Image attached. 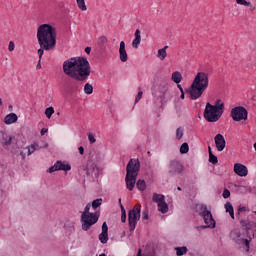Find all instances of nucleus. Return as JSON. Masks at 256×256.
I'll return each instance as SVG.
<instances>
[{
  "label": "nucleus",
  "mask_w": 256,
  "mask_h": 256,
  "mask_svg": "<svg viewBox=\"0 0 256 256\" xmlns=\"http://www.w3.org/2000/svg\"><path fill=\"white\" fill-rule=\"evenodd\" d=\"M65 227H66V233L68 235L75 233V223L71 222L69 227H67V226H65Z\"/></svg>",
  "instance_id": "obj_42"
},
{
  "label": "nucleus",
  "mask_w": 256,
  "mask_h": 256,
  "mask_svg": "<svg viewBox=\"0 0 256 256\" xmlns=\"http://www.w3.org/2000/svg\"><path fill=\"white\" fill-rule=\"evenodd\" d=\"M175 251L177 256H183V255H187V251L189 250L187 249L186 246H182V247H176Z\"/></svg>",
  "instance_id": "obj_30"
},
{
  "label": "nucleus",
  "mask_w": 256,
  "mask_h": 256,
  "mask_svg": "<svg viewBox=\"0 0 256 256\" xmlns=\"http://www.w3.org/2000/svg\"><path fill=\"white\" fill-rule=\"evenodd\" d=\"M249 221H247V220H241L240 221V225H242L243 227H245V229H246V233H247V227H249Z\"/></svg>",
  "instance_id": "obj_49"
},
{
  "label": "nucleus",
  "mask_w": 256,
  "mask_h": 256,
  "mask_svg": "<svg viewBox=\"0 0 256 256\" xmlns=\"http://www.w3.org/2000/svg\"><path fill=\"white\" fill-rule=\"evenodd\" d=\"M76 74V81H86L91 75V66L89 65H79Z\"/></svg>",
  "instance_id": "obj_9"
},
{
  "label": "nucleus",
  "mask_w": 256,
  "mask_h": 256,
  "mask_svg": "<svg viewBox=\"0 0 256 256\" xmlns=\"http://www.w3.org/2000/svg\"><path fill=\"white\" fill-rule=\"evenodd\" d=\"M183 135H184V130L182 127L177 128L176 130V138L178 139V141H181V139H183Z\"/></svg>",
  "instance_id": "obj_41"
},
{
  "label": "nucleus",
  "mask_w": 256,
  "mask_h": 256,
  "mask_svg": "<svg viewBox=\"0 0 256 256\" xmlns=\"http://www.w3.org/2000/svg\"><path fill=\"white\" fill-rule=\"evenodd\" d=\"M139 171H141V162L139 161V159H135V158L130 159L126 166V178H125L126 187L129 191H133V189H135Z\"/></svg>",
  "instance_id": "obj_3"
},
{
  "label": "nucleus",
  "mask_w": 256,
  "mask_h": 256,
  "mask_svg": "<svg viewBox=\"0 0 256 256\" xmlns=\"http://www.w3.org/2000/svg\"><path fill=\"white\" fill-rule=\"evenodd\" d=\"M246 236H247V238H246V239L243 238L242 243H244L245 247H247L246 251H249V244H250L251 241H253V239L255 238V234H253V235L251 236V234H249V232H247Z\"/></svg>",
  "instance_id": "obj_24"
},
{
  "label": "nucleus",
  "mask_w": 256,
  "mask_h": 256,
  "mask_svg": "<svg viewBox=\"0 0 256 256\" xmlns=\"http://www.w3.org/2000/svg\"><path fill=\"white\" fill-rule=\"evenodd\" d=\"M207 87H209V75L205 72H198L189 88L190 99L193 101L199 99Z\"/></svg>",
  "instance_id": "obj_2"
},
{
  "label": "nucleus",
  "mask_w": 256,
  "mask_h": 256,
  "mask_svg": "<svg viewBox=\"0 0 256 256\" xmlns=\"http://www.w3.org/2000/svg\"><path fill=\"white\" fill-rule=\"evenodd\" d=\"M177 190H178V191H182V188L178 186V187H177Z\"/></svg>",
  "instance_id": "obj_63"
},
{
  "label": "nucleus",
  "mask_w": 256,
  "mask_h": 256,
  "mask_svg": "<svg viewBox=\"0 0 256 256\" xmlns=\"http://www.w3.org/2000/svg\"><path fill=\"white\" fill-rule=\"evenodd\" d=\"M39 149H41L39 144H32V145H30L28 147V155H33V153H35V151H39Z\"/></svg>",
  "instance_id": "obj_34"
},
{
  "label": "nucleus",
  "mask_w": 256,
  "mask_h": 256,
  "mask_svg": "<svg viewBox=\"0 0 256 256\" xmlns=\"http://www.w3.org/2000/svg\"><path fill=\"white\" fill-rule=\"evenodd\" d=\"M135 38L134 40L132 41V47L134 49H138L139 48V45H141V30L137 29L135 31Z\"/></svg>",
  "instance_id": "obj_21"
},
{
  "label": "nucleus",
  "mask_w": 256,
  "mask_h": 256,
  "mask_svg": "<svg viewBox=\"0 0 256 256\" xmlns=\"http://www.w3.org/2000/svg\"><path fill=\"white\" fill-rule=\"evenodd\" d=\"M169 89V86L167 84L164 85V91H167Z\"/></svg>",
  "instance_id": "obj_59"
},
{
  "label": "nucleus",
  "mask_w": 256,
  "mask_h": 256,
  "mask_svg": "<svg viewBox=\"0 0 256 256\" xmlns=\"http://www.w3.org/2000/svg\"><path fill=\"white\" fill-rule=\"evenodd\" d=\"M84 93L86 95H91L93 93V85L89 84V83H86L84 85Z\"/></svg>",
  "instance_id": "obj_36"
},
{
  "label": "nucleus",
  "mask_w": 256,
  "mask_h": 256,
  "mask_svg": "<svg viewBox=\"0 0 256 256\" xmlns=\"http://www.w3.org/2000/svg\"><path fill=\"white\" fill-rule=\"evenodd\" d=\"M44 51H45V48H40V49L38 50V55H39V57H43Z\"/></svg>",
  "instance_id": "obj_52"
},
{
  "label": "nucleus",
  "mask_w": 256,
  "mask_h": 256,
  "mask_svg": "<svg viewBox=\"0 0 256 256\" xmlns=\"http://www.w3.org/2000/svg\"><path fill=\"white\" fill-rule=\"evenodd\" d=\"M242 235L243 234L241 233V229L236 228L230 232V239L235 241L237 245H241V243H243Z\"/></svg>",
  "instance_id": "obj_17"
},
{
  "label": "nucleus",
  "mask_w": 256,
  "mask_h": 256,
  "mask_svg": "<svg viewBox=\"0 0 256 256\" xmlns=\"http://www.w3.org/2000/svg\"><path fill=\"white\" fill-rule=\"evenodd\" d=\"M17 119H19V117H17V114L10 113L4 118V123L6 125H13V123H17Z\"/></svg>",
  "instance_id": "obj_20"
},
{
  "label": "nucleus",
  "mask_w": 256,
  "mask_h": 256,
  "mask_svg": "<svg viewBox=\"0 0 256 256\" xmlns=\"http://www.w3.org/2000/svg\"><path fill=\"white\" fill-rule=\"evenodd\" d=\"M147 219H149V211L144 210L142 212V221H147Z\"/></svg>",
  "instance_id": "obj_46"
},
{
  "label": "nucleus",
  "mask_w": 256,
  "mask_h": 256,
  "mask_svg": "<svg viewBox=\"0 0 256 256\" xmlns=\"http://www.w3.org/2000/svg\"><path fill=\"white\" fill-rule=\"evenodd\" d=\"M208 153H209V156H211V153H213V151L211 150V146L208 147Z\"/></svg>",
  "instance_id": "obj_58"
},
{
  "label": "nucleus",
  "mask_w": 256,
  "mask_h": 256,
  "mask_svg": "<svg viewBox=\"0 0 256 256\" xmlns=\"http://www.w3.org/2000/svg\"><path fill=\"white\" fill-rule=\"evenodd\" d=\"M243 211H247V207H245V206H240L239 208H238V215H240L241 213H243Z\"/></svg>",
  "instance_id": "obj_51"
},
{
  "label": "nucleus",
  "mask_w": 256,
  "mask_h": 256,
  "mask_svg": "<svg viewBox=\"0 0 256 256\" xmlns=\"http://www.w3.org/2000/svg\"><path fill=\"white\" fill-rule=\"evenodd\" d=\"M37 39L41 49L51 51L57 45V29L50 24H41L37 29Z\"/></svg>",
  "instance_id": "obj_1"
},
{
  "label": "nucleus",
  "mask_w": 256,
  "mask_h": 256,
  "mask_svg": "<svg viewBox=\"0 0 256 256\" xmlns=\"http://www.w3.org/2000/svg\"><path fill=\"white\" fill-rule=\"evenodd\" d=\"M119 55H120V61L122 63H127L129 56L127 55V50L125 49V41L120 42Z\"/></svg>",
  "instance_id": "obj_18"
},
{
  "label": "nucleus",
  "mask_w": 256,
  "mask_h": 256,
  "mask_svg": "<svg viewBox=\"0 0 256 256\" xmlns=\"http://www.w3.org/2000/svg\"><path fill=\"white\" fill-rule=\"evenodd\" d=\"M41 67H42L41 65H37L36 66V71H39V69H41Z\"/></svg>",
  "instance_id": "obj_60"
},
{
  "label": "nucleus",
  "mask_w": 256,
  "mask_h": 256,
  "mask_svg": "<svg viewBox=\"0 0 256 256\" xmlns=\"http://www.w3.org/2000/svg\"><path fill=\"white\" fill-rule=\"evenodd\" d=\"M213 107H215V109H218V111H220L221 113L225 111V103H223L221 99L216 100L215 105H213Z\"/></svg>",
  "instance_id": "obj_28"
},
{
  "label": "nucleus",
  "mask_w": 256,
  "mask_h": 256,
  "mask_svg": "<svg viewBox=\"0 0 256 256\" xmlns=\"http://www.w3.org/2000/svg\"><path fill=\"white\" fill-rule=\"evenodd\" d=\"M178 88H179L180 92H183V87H181V85L178 84Z\"/></svg>",
  "instance_id": "obj_61"
},
{
  "label": "nucleus",
  "mask_w": 256,
  "mask_h": 256,
  "mask_svg": "<svg viewBox=\"0 0 256 256\" xmlns=\"http://www.w3.org/2000/svg\"><path fill=\"white\" fill-rule=\"evenodd\" d=\"M136 187L139 191H145L147 189V183H145V180L140 179L136 182Z\"/></svg>",
  "instance_id": "obj_32"
},
{
  "label": "nucleus",
  "mask_w": 256,
  "mask_h": 256,
  "mask_svg": "<svg viewBox=\"0 0 256 256\" xmlns=\"http://www.w3.org/2000/svg\"><path fill=\"white\" fill-rule=\"evenodd\" d=\"M1 133H2L1 144L4 147V149H9V147H11V144L13 143V141H15V137H13L5 132H1Z\"/></svg>",
  "instance_id": "obj_16"
},
{
  "label": "nucleus",
  "mask_w": 256,
  "mask_h": 256,
  "mask_svg": "<svg viewBox=\"0 0 256 256\" xmlns=\"http://www.w3.org/2000/svg\"><path fill=\"white\" fill-rule=\"evenodd\" d=\"M78 65H63V72L71 79H77Z\"/></svg>",
  "instance_id": "obj_13"
},
{
  "label": "nucleus",
  "mask_w": 256,
  "mask_h": 256,
  "mask_svg": "<svg viewBox=\"0 0 256 256\" xmlns=\"http://www.w3.org/2000/svg\"><path fill=\"white\" fill-rule=\"evenodd\" d=\"M53 113H55V108H53V106L46 108L45 115L48 119H51V117L53 116Z\"/></svg>",
  "instance_id": "obj_38"
},
{
  "label": "nucleus",
  "mask_w": 256,
  "mask_h": 256,
  "mask_svg": "<svg viewBox=\"0 0 256 256\" xmlns=\"http://www.w3.org/2000/svg\"><path fill=\"white\" fill-rule=\"evenodd\" d=\"M141 219V206H134L128 212L129 231H133L137 227V222Z\"/></svg>",
  "instance_id": "obj_7"
},
{
  "label": "nucleus",
  "mask_w": 256,
  "mask_h": 256,
  "mask_svg": "<svg viewBox=\"0 0 256 256\" xmlns=\"http://www.w3.org/2000/svg\"><path fill=\"white\" fill-rule=\"evenodd\" d=\"M63 65H89L86 57H72L64 61Z\"/></svg>",
  "instance_id": "obj_12"
},
{
  "label": "nucleus",
  "mask_w": 256,
  "mask_h": 256,
  "mask_svg": "<svg viewBox=\"0 0 256 256\" xmlns=\"http://www.w3.org/2000/svg\"><path fill=\"white\" fill-rule=\"evenodd\" d=\"M230 115L233 121H246L248 112L247 109H245V107L237 106L231 110Z\"/></svg>",
  "instance_id": "obj_8"
},
{
  "label": "nucleus",
  "mask_w": 256,
  "mask_h": 256,
  "mask_svg": "<svg viewBox=\"0 0 256 256\" xmlns=\"http://www.w3.org/2000/svg\"><path fill=\"white\" fill-rule=\"evenodd\" d=\"M142 97H143V91H139L135 98V103H139V101H141Z\"/></svg>",
  "instance_id": "obj_48"
},
{
  "label": "nucleus",
  "mask_w": 256,
  "mask_h": 256,
  "mask_svg": "<svg viewBox=\"0 0 256 256\" xmlns=\"http://www.w3.org/2000/svg\"><path fill=\"white\" fill-rule=\"evenodd\" d=\"M199 215L204 219L206 225L197 226V231H203L204 229H215V219H213V214L207 209V205L201 204L199 207Z\"/></svg>",
  "instance_id": "obj_5"
},
{
  "label": "nucleus",
  "mask_w": 256,
  "mask_h": 256,
  "mask_svg": "<svg viewBox=\"0 0 256 256\" xmlns=\"http://www.w3.org/2000/svg\"><path fill=\"white\" fill-rule=\"evenodd\" d=\"M8 50L9 51H15V42L14 41L9 42Z\"/></svg>",
  "instance_id": "obj_50"
},
{
  "label": "nucleus",
  "mask_w": 256,
  "mask_h": 256,
  "mask_svg": "<svg viewBox=\"0 0 256 256\" xmlns=\"http://www.w3.org/2000/svg\"><path fill=\"white\" fill-rule=\"evenodd\" d=\"M169 46H165L164 48H161L158 50V57L159 59H161V61H163V59H165V57H167V49Z\"/></svg>",
  "instance_id": "obj_31"
},
{
  "label": "nucleus",
  "mask_w": 256,
  "mask_h": 256,
  "mask_svg": "<svg viewBox=\"0 0 256 256\" xmlns=\"http://www.w3.org/2000/svg\"><path fill=\"white\" fill-rule=\"evenodd\" d=\"M85 53H87V55H89L91 53V47H86Z\"/></svg>",
  "instance_id": "obj_56"
},
{
  "label": "nucleus",
  "mask_w": 256,
  "mask_h": 256,
  "mask_svg": "<svg viewBox=\"0 0 256 256\" xmlns=\"http://www.w3.org/2000/svg\"><path fill=\"white\" fill-rule=\"evenodd\" d=\"M91 203H88L81 215L82 230L89 231L97 221H99V212L91 213Z\"/></svg>",
  "instance_id": "obj_4"
},
{
  "label": "nucleus",
  "mask_w": 256,
  "mask_h": 256,
  "mask_svg": "<svg viewBox=\"0 0 256 256\" xmlns=\"http://www.w3.org/2000/svg\"><path fill=\"white\" fill-rule=\"evenodd\" d=\"M152 201L154 203H157V205H159V203L165 202V195L154 193L152 197Z\"/></svg>",
  "instance_id": "obj_23"
},
{
  "label": "nucleus",
  "mask_w": 256,
  "mask_h": 256,
  "mask_svg": "<svg viewBox=\"0 0 256 256\" xmlns=\"http://www.w3.org/2000/svg\"><path fill=\"white\" fill-rule=\"evenodd\" d=\"M119 203H120V209H121V221L122 223H125V221H127V212L125 211V207L123 206V204H121V199H119Z\"/></svg>",
  "instance_id": "obj_33"
},
{
  "label": "nucleus",
  "mask_w": 256,
  "mask_h": 256,
  "mask_svg": "<svg viewBox=\"0 0 256 256\" xmlns=\"http://www.w3.org/2000/svg\"><path fill=\"white\" fill-rule=\"evenodd\" d=\"M47 131H49V129H47V128H42V130H41V135H45V133H47Z\"/></svg>",
  "instance_id": "obj_55"
},
{
  "label": "nucleus",
  "mask_w": 256,
  "mask_h": 256,
  "mask_svg": "<svg viewBox=\"0 0 256 256\" xmlns=\"http://www.w3.org/2000/svg\"><path fill=\"white\" fill-rule=\"evenodd\" d=\"M158 210L160 211V213H167L169 211V205L167 204V202H160L158 204Z\"/></svg>",
  "instance_id": "obj_27"
},
{
  "label": "nucleus",
  "mask_w": 256,
  "mask_h": 256,
  "mask_svg": "<svg viewBox=\"0 0 256 256\" xmlns=\"http://www.w3.org/2000/svg\"><path fill=\"white\" fill-rule=\"evenodd\" d=\"M99 256H107L105 253L100 254Z\"/></svg>",
  "instance_id": "obj_64"
},
{
  "label": "nucleus",
  "mask_w": 256,
  "mask_h": 256,
  "mask_svg": "<svg viewBox=\"0 0 256 256\" xmlns=\"http://www.w3.org/2000/svg\"><path fill=\"white\" fill-rule=\"evenodd\" d=\"M184 169H185V167L183 166V164H181V162H179L177 160L170 161L169 174L172 177H175V175H181V173H183Z\"/></svg>",
  "instance_id": "obj_10"
},
{
  "label": "nucleus",
  "mask_w": 256,
  "mask_h": 256,
  "mask_svg": "<svg viewBox=\"0 0 256 256\" xmlns=\"http://www.w3.org/2000/svg\"><path fill=\"white\" fill-rule=\"evenodd\" d=\"M251 229H256V222H249L246 233H249Z\"/></svg>",
  "instance_id": "obj_45"
},
{
  "label": "nucleus",
  "mask_w": 256,
  "mask_h": 256,
  "mask_svg": "<svg viewBox=\"0 0 256 256\" xmlns=\"http://www.w3.org/2000/svg\"><path fill=\"white\" fill-rule=\"evenodd\" d=\"M87 135H88L89 143L91 145H93V143H97V139H95V136L93 135V133L89 132Z\"/></svg>",
  "instance_id": "obj_43"
},
{
  "label": "nucleus",
  "mask_w": 256,
  "mask_h": 256,
  "mask_svg": "<svg viewBox=\"0 0 256 256\" xmlns=\"http://www.w3.org/2000/svg\"><path fill=\"white\" fill-rule=\"evenodd\" d=\"M98 239L101 243H103V245H105V243H107V241H109V233L107 232H101L98 236Z\"/></svg>",
  "instance_id": "obj_29"
},
{
  "label": "nucleus",
  "mask_w": 256,
  "mask_h": 256,
  "mask_svg": "<svg viewBox=\"0 0 256 256\" xmlns=\"http://www.w3.org/2000/svg\"><path fill=\"white\" fill-rule=\"evenodd\" d=\"M180 153L182 155H185V153H189V144L187 142H184L181 146H180Z\"/></svg>",
  "instance_id": "obj_37"
},
{
  "label": "nucleus",
  "mask_w": 256,
  "mask_h": 256,
  "mask_svg": "<svg viewBox=\"0 0 256 256\" xmlns=\"http://www.w3.org/2000/svg\"><path fill=\"white\" fill-rule=\"evenodd\" d=\"M182 80H183V75H181V72L175 71L174 73H172V81L174 83L179 84V82Z\"/></svg>",
  "instance_id": "obj_26"
},
{
  "label": "nucleus",
  "mask_w": 256,
  "mask_h": 256,
  "mask_svg": "<svg viewBox=\"0 0 256 256\" xmlns=\"http://www.w3.org/2000/svg\"><path fill=\"white\" fill-rule=\"evenodd\" d=\"M102 203H103V199L98 198L92 202V208L97 209L98 207H101Z\"/></svg>",
  "instance_id": "obj_40"
},
{
  "label": "nucleus",
  "mask_w": 256,
  "mask_h": 256,
  "mask_svg": "<svg viewBox=\"0 0 256 256\" xmlns=\"http://www.w3.org/2000/svg\"><path fill=\"white\" fill-rule=\"evenodd\" d=\"M221 115H223V112L216 109L211 103H206L204 119H206L208 123H217V120L221 119Z\"/></svg>",
  "instance_id": "obj_6"
},
{
  "label": "nucleus",
  "mask_w": 256,
  "mask_h": 256,
  "mask_svg": "<svg viewBox=\"0 0 256 256\" xmlns=\"http://www.w3.org/2000/svg\"><path fill=\"white\" fill-rule=\"evenodd\" d=\"M234 173L239 177H247V175H249V169L241 163H236L234 164Z\"/></svg>",
  "instance_id": "obj_15"
},
{
  "label": "nucleus",
  "mask_w": 256,
  "mask_h": 256,
  "mask_svg": "<svg viewBox=\"0 0 256 256\" xmlns=\"http://www.w3.org/2000/svg\"><path fill=\"white\" fill-rule=\"evenodd\" d=\"M225 210H226V213H229L232 219H235V210L233 209V204H231V202H226Z\"/></svg>",
  "instance_id": "obj_22"
},
{
  "label": "nucleus",
  "mask_w": 256,
  "mask_h": 256,
  "mask_svg": "<svg viewBox=\"0 0 256 256\" xmlns=\"http://www.w3.org/2000/svg\"><path fill=\"white\" fill-rule=\"evenodd\" d=\"M76 3L80 11H87V5L85 4V0H76Z\"/></svg>",
  "instance_id": "obj_35"
},
{
  "label": "nucleus",
  "mask_w": 256,
  "mask_h": 256,
  "mask_svg": "<svg viewBox=\"0 0 256 256\" xmlns=\"http://www.w3.org/2000/svg\"><path fill=\"white\" fill-rule=\"evenodd\" d=\"M101 43H107V37L101 36L100 38Z\"/></svg>",
  "instance_id": "obj_53"
},
{
  "label": "nucleus",
  "mask_w": 256,
  "mask_h": 256,
  "mask_svg": "<svg viewBox=\"0 0 256 256\" xmlns=\"http://www.w3.org/2000/svg\"><path fill=\"white\" fill-rule=\"evenodd\" d=\"M214 142H215L217 151L221 152L225 150L227 142L225 141V137L222 134H217L214 137Z\"/></svg>",
  "instance_id": "obj_14"
},
{
  "label": "nucleus",
  "mask_w": 256,
  "mask_h": 256,
  "mask_svg": "<svg viewBox=\"0 0 256 256\" xmlns=\"http://www.w3.org/2000/svg\"><path fill=\"white\" fill-rule=\"evenodd\" d=\"M102 233H109V226H107V222H103L102 224Z\"/></svg>",
  "instance_id": "obj_47"
},
{
  "label": "nucleus",
  "mask_w": 256,
  "mask_h": 256,
  "mask_svg": "<svg viewBox=\"0 0 256 256\" xmlns=\"http://www.w3.org/2000/svg\"><path fill=\"white\" fill-rule=\"evenodd\" d=\"M209 163H212V165H217V163H219V159L213 154V152H210Z\"/></svg>",
  "instance_id": "obj_39"
},
{
  "label": "nucleus",
  "mask_w": 256,
  "mask_h": 256,
  "mask_svg": "<svg viewBox=\"0 0 256 256\" xmlns=\"http://www.w3.org/2000/svg\"><path fill=\"white\" fill-rule=\"evenodd\" d=\"M55 171H71V164H64L61 160H58L48 169V173H55Z\"/></svg>",
  "instance_id": "obj_11"
},
{
  "label": "nucleus",
  "mask_w": 256,
  "mask_h": 256,
  "mask_svg": "<svg viewBox=\"0 0 256 256\" xmlns=\"http://www.w3.org/2000/svg\"><path fill=\"white\" fill-rule=\"evenodd\" d=\"M137 256H141V249L138 250Z\"/></svg>",
  "instance_id": "obj_62"
},
{
  "label": "nucleus",
  "mask_w": 256,
  "mask_h": 256,
  "mask_svg": "<svg viewBox=\"0 0 256 256\" xmlns=\"http://www.w3.org/2000/svg\"><path fill=\"white\" fill-rule=\"evenodd\" d=\"M180 99H185V92L184 91L181 92Z\"/></svg>",
  "instance_id": "obj_57"
},
{
  "label": "nucleus",
  "mask_w": 256,
  "mask_h": 256,
  "mask_svg": "<svg viewBox=\"0 0 256 256\" xmlns=\"http://www.w3.org/2000/svg\"><path fill=\"white\" fill-rule=\"evenodd\" d=\"M237 5H243L244 7H249L250 11H255V6L251 4V2H247V0H236Z\"/></svg>",
  "instance_id": "obj_25"
},
{
  "label": "nucleus",
  "mask_w": 256,
  "mask_h": 256,
  "mask_svg": "<svg viewBox=\"0 0 256 256\" xmlns=\"http://www.w3.org/2000/svg\"><path fill=\"white\" fill-rule=\"evenodd\" d=\"M78 150H79L80 155H83V153H85V148H83V146H80L78 148Z\"/></svg>",
  "instance_id": "obj_54"
},
{
  "label": "nucleus",
  "mask_w": 256,
  "mask_h": 256,
  "mask_svg": "<svg viewBox=\"0 0 256 256\" xmlns=\"http://www.w3.org/2000/svg\"><path fill=\"white\" fill-rule=\"evenodd\" d=\"M222 197L223 199H229L231 197V192L229 191V189H224Z\"/></svg>",
  "instance_id": "obj_44"
},
{
  "label": "nucleus",
  "mask_w": 256,
  "mask_h": 256,
  "mask_svg": "<svg viewBox=\"0 0 256 256\" xmlns=\"http://www.w3.org/2000/svg\"><path fill=\"white\" fill-rule=\"evenodd\" d=\"M84 171H86L87 175H93L95 173V175H97L98 171H97V165L95 163H93V161H88L87 165L83 167Z\"/></svg>",
  "instance_id": "obj_19"
}]
</instances>
